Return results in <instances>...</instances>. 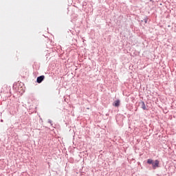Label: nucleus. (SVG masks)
<instances>
[{"instance_id": "4", "label": "nucleus", "mask_w": 176, "mask_h": 176, "mask_svg": "<svg viewBox=\"0 0 176 176\" xmlns=\"http://www.w3.org/2000/svg\"><path fill=\"white\" fill-rule=\"evenodd\" d=\"M142 108L144 109V111H148L146 106H145V102H142Z\"/></svg>"}, {"instance_id": "3", "label": "nucleus", "mask_w": 176, "mask_h": 176, "mask_svg": "<svg viewBox=\"0 0 176 176\" xmlns=\"http://www.w3.org/2000/svg\"><path fill=\"white\" fill-rule=\"evenodd\" d=\"M114 107H119L120 105V100H116L114 102Z\"/></svg>"}, {"instance_id": "5", "label": "nucleus", "mask_w": 176, "mask_h": 176, "mask_svg": "<svg viewBox=\"0 0 176 176\" xmlns=\"http://www.w3.org/2000/svg\"><path fill=\"white\" fill-rule=\"evenodd\" d=\"M147 163H148V164H153V160H152V159H148V160H147Z\"/></svg>"}, {"instance_id": "2", "label": "nucleus", "mask_w": 176, "mask_h": 176, "mask_svg": "<svg viewBox=\"0 0 176 176\" xmlns=\"http://www.w3.org/2000/svg\"><path fill=\"white\" fill-rule=\"evenodd\" d=\"M45 79V76H38L36 79L37 83H42V81Z\"/></svg>"}, {"instance_id": "1", "label": "nucleus", "mask_w": 176, "mask_h": 176, "mask_svg": "<svg viewBox=\"0 0 176 176\" xmlns=\"http://www.w3.org/2000/svg\"><path fill=\"white\" fill-rule=\"evenodd\" d=\"M159 164H160V162L159 160H155V162H153V170H156V168H157V167H159Z\"/></svg>"}]
</instances>
